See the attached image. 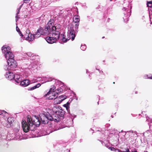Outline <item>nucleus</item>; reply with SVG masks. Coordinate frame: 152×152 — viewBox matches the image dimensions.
Instances as JSON below:
<instances>
[{"label":"nucleus","mask_w":152,"mask_h":152,"mask_svg":"<svg viewBox=\"0 0 152 152\" xmlns=\"http://www.w3.org/2000/svg\"><path fill=\"white\" fill-rule=\"evenodd\" d=\"M61 28V25L59 24H55L53 26L48 34L50 36L52 35V37H47L45 39L48 43L52 44L60 39H62L64 42H66L70 39H66L64 35L60 34Z\"/></svg>","instance_id":"1"},{"label":"nucleus","mask_w":152,"mask_h":152,"mask_svg":"<svg viewBox=\"0 0 152 152\" xmlns=\"http://www.w3.org/2000/svg\"><path fill=\"white\" fill-rule=\"evenodd\" d=\"M2 52L7 61V65H4V70H9L14 68L17 66L16 61L14 59V55L11 52L10 48L8 46H4L1 49Z\"/></svg>","instance_id":"2"},{"label":"nucleus","mask_w":152,"mask_h":152,"mask_svg":"<svg viewBox=\"0 0 152 152\" xmlns=\"http://www.w3.org/2000/svg\"><path fill=\"white\" fill-rule=\"evenodd\" d=\"M8 115L7 112L0 110V128L4 127L10 128L13 125L14 118L8 117Z\"/></svg>","instance_id":"3"},{"label":"nucleus","mask_w":152,"mask_h":152,"mask_svg":"<svg viewBox=\"0 0 152 152\" xmlns=\"http://www.w3.org/2000/svg\"><path fill=\"white\" fill-rule=\"evenodd\" d=\"M73 21L76 23L74 26L72 24H69L67 26V36L71 39L72 41L73 40L78 32V28L80 21V17L78 15H75L73 18Z\"/></svg>","instance_id":"4"},{"label":"nucleus","mask_w":152,"mask_h":152,"mask_svg":"<svg viewBox=\"0 0 152 152\" xmlns=\"http://www.w3.org/2000/svg\"><path fill=\"white\" fill-rule=\"evenodd\" d=\"M34 118L32 119L30 116L28 115L27 117V122L24 120L22 121V126L25 132H28L30 129L31 127L33 125L36 126L40 125L41 121L39 118L36 115L34 116Z\"/></svg>","instance_id":"5"},{"label":"nucleus","mask_w":152,"mask_h":152,"mask_svg":"<svg viewBox=\"0 0 152 152\" xmlns=\"http://www.w3.org/2000/svg\"><path fill=\"white\" fill-rule=\"evenodd\" d=\"M54 20L53 19H51L48 23L46 25L44 29L42 27L39 28L37 31V33L40 34L42 35H48L49 32L53 26L54 25Z\"/></svg>","instance_id":"6"},{"label":"nucleus","mask_w":152,"mask_h":152,"mask_svg":"<svg viewBox=\"0 0 152 152\" xmlns=\"http://www.w3.org/2000/svg\"><path fill=\"white\" fill-rule=\"evenodd\" d=\"M52 88H50V91L45 95L47 98L49 99H54V104H60L61 102L60 99L58 97L57 94L55 93L54 91H52Z\"/></svg>","instance_id":"7"},{"label":"nucleus","mask_w":152,"mask_h":152,"mask_svg":"<svg viewBox=\"0 0 152 152\" xmlns=\"http://www.w3.org/2000/svg\"><path fill=\"white\" fill-rule=\"evenodd\" d=\"M55 112L56 114L55 116L56 118L55 120V121L58 122L63 119L65 114V112L63 110L59 109Z\"/></svg>","instance_id":"8"},{"label":"nucleus","mask_w":152,"mask_h":152,"mask_svg":"<svg viewBox=\"0 0 152 152\" xmlns=\"http://www.w3.org/2000/svg\"><path fill=\"white\" fill-rule=\"evenodd\" d=\"M123 10H125L124 13V16L123 17V18L124 22H126L129 20V17L131 15V11L127 8H125V7L123 8Z\"/></svg>","instance_id":"9"},{"label":"nucleus","mask_w":152,"mask_h":152,"mask_svg":"<svg viewBox=\"0 0 152 152\" xmlns=\"http://www.w3.org/2000/svg\"><path fill=\"white\" fill-rule=\"evenodd\" d=\"M20 128V127L18 126L15 128L14 131L15 133V137H14L11 138H10V140H12L14 139H15V138L16 140H17L19 139L20 138L21 136V134L19 132Z\"/></svg>","instance_id":"10"},{"label":"nucleus","mask_w":152,"mask_h":152,"mask_svg":"<svg viewBox=\"0 0 152 152\" xmlns=\"http://www.w3.org/2000/svg\"><path fill=\"white\" fill-rule=\"evenodd\" d=\"M41 121L43 124H45L48 122L47 118V113H41L39 115Z\"/></svg>","instance_id":"11"},{"label":"nucleus","mask_w":152,"mask_h":152,"mask_svg":"<svg viewBox=\"0 0 152 152\" xmlns=\"http://www.w3.org/2000/svg\"><path fill=\"white\" fill-rule=\"evenodd\" d=\"M23 76L22 75L16 74L15 75L14 79L15 81L18 83L19 84L22 80Z\"/></svg>","instance_id":"12"},{"label":"nucleus","mask_w":152,"mask_h":152,"mask_svg":"<svg viewBox=\"0 0 152 152\" xmlns=\"http://www.w3.org/2000/svg\"><path fill=\"white\" fill-rule=\"evenodd\" d=\"M15 75L11 72H6L5 76V77L10 80H12L14 78Z\"/></svg>","instance_id":"13"},{"label":"nucleus","mask_w":152,"mask_h":152,"mask_svg":"<svg viewBox=\"0 0 152 152\" xmlns=\"http://www.w3.org/2000/svg\"><path fill=\"white\" fill-rule=\"evenodd\" d=\"M20 85L23 87H26L28 86L30 83V80H24L21 81L20 82Z\"/></svg>","instance_id":"14"},{"label":"nucleus","mask_w":152,"mask_h":152,"mask_svg":"<svg viewBox=\"0 0 152 152\" xmlns=\"http://www.w3.org/2000/svg\"><path fill=\"white\" fill-rule=\"evenodd\" d=\"M25 39L28 41V42H31L33 41L34 40V37L33 34H30V36H29V35H28V36L25 37Z\"/></svg>","instance_id":"15"},{"label":"nucleus","mask_w":152,"mask_h":152,"mask_svg":"<svg viewBox=\"0 0 152 152\" xmlns=\"http://www.w3.org/2000/svg\"><path fill=\"white\" fill-rule=\"evenodd\" d=\"M54 115L53 116H52L50 114H47V118L48 119V120H49L50 121H53L55 122H56V121H55V120L56 118H54Z\"/></svg>","instance_id":"16"},{"label":"nucleus","mask_w":152,"mask_h":152,"mask_svg":"<svg viewBox=\"0 0 152 152\" xmlns=\"http://www.w3.org/2000/svg\"><path fill=\"white\" fill-rule=\"evenodd\" d=\"M41 84L39 83H38L33 87L31 88H29L28 90L30 91L33 90L35 89L39 88Z\"/></svg>","instance_id":"17"},{"label":"nucleus","mask_w":152,"mask_h":152,"mask_svg":"<svg viewBox=\"0 0 152 152\" xmlns=\"http://www.w3.org/2000/svg\"><path fill=\"white\" fill-rule=\"evenodd\" d=\"M69 104L70 103L69 102H67L66 104H64L63 105L64 107L66 108L68 113H70V110L69 109Z\"/></svg>","instance_id":"18"},{"label":"nucleus","mask_w":152,"mask_h":152,"mask_svg":"<svg viewBox=\"0 0 152 152\" xmlns=\"http://www.w3.org/2000/svg\"><path fill=\"white\" fill-rule=\"evenodd\" d=\"M66 123L69 126H72L73 123V119L71 118H69V120L66 121Z\"/></svg>","instance_id":"19"},{"label":"nucleus","mask_w":152,"mask_h":152,"mask_svg":"<svg viewBox=\"0 0 152 152\" xmlns=\"http://www.w3.org/2000/svg\"><path fill=\"white\" fill-rule=\"evenodd\" d=\"M53 90L54 89H53V90L52 89V91H54ZM55 91H56V92L55 91V93L57 94V95H58V94H59L60 92H61L63 91V89L61 88H59L57 89L56 90H55Z\"/></svg>","instance_id":"20"},{"label":"nucleus","mask_w":152,"mask_h":152,"mask_svg":"<svg viewBox=\"0 0 152 152\" xmlns=\"http://www.w3.org/2000/svg\"><path fill=\"white\" fill-rule=\"evenodd\" d=\"M143 134L145 137H150L151 135V133L150 130H148L145 132H144L143 133Z\"/></svg>","instance_id":"21"},{"label":"nucleus","mask_w":152,"mask_h":152,"mask_svg":"<svg viewBox=\"0 0 152 152\" xmlns=\"http://www.w3.org/2000/svg\"><path fill=\"white\" fill-rule=\"evenodd\" d=\"M59 98L60 99V101H61V102L62 101L65 100L67 98V96L64 95H62L59 96Z\"/></svg>","instance_id":"22"},{"label":"nucleus","mask_w":152,"mask_h":152,"mask_svg":"<svg viewBox=\"0 0 152 152\" xmlns=\"http://www.w3.org/2000/svg\"><path fill=\"white\" fill-rule=\"evenodd\" d=\"M147 4L148 7H150L151 8V10L152 12V1L147 2Z\"/></svg>","instance_id":"23"},{"label":"nucleus","mask_w":152,"mask_h":152,"mask_svg":"<svg viewBox=\"0 0 152 152\" xmlns=\"http://www.w3.org/2000/svg\"><path fill=\"white\" fill-rule=\"evenodd\" d=\"M34 36V38H37L39 37L41 35L40 34H39L38 33H37L36 32V33L35 34H33Z\"/></svg>","instance_id":"24"},{"label":"nucleus","mask_w":152,"mask_h":152,"mask_svg":"<svg viewBox=\"0 0 152 152\" xmlns=\"http://www.w3.org/2000/svg\"><path fill=\"white\" fill-rule=\"evenodd\" d=\"M26 35H25L24 36V38H25L26 37H27V36H28V35H29V33L30 32V31L28 29H27L26 31Z\"/></svg>","instance_id":"25"},{"label":"nucleus","mask_w":152,"mask_h":152,"mask_svg":"<svg viewBox=\"0 0 152 152\" xmlns=\"http://www.w3.org/2000/svg\"><path fill=\"white\" fill-rule=\"evenodd\" d=\"M26 55H27L28 57H31V56H33V53L30 52H28L26 53L25 54Z\"/></svg>","instance_id":"26"},{"label":"nucleus","mask_w":152,"mask_h":152,"mask_svg":"<svg viewBox=\"0 0 152 152\" xmlns=\"http://www.w3.org/2000/svg\"><path fill=\"white\" fill-rule=\"evenodd\" d=\"M86 46L85 45H82L80 47L81 49L83 51H84L86 50Z\"/></svg>","instance_id":"27"},{"label":"nucleus","mask_w":152,"mask_h":152,"mask_svg":"<svg viewBox=\"0 0 152 152\" xmlns=\"http://www.w3.org/2000/svg\"><path fill=\"white\" fill-rule=\"evenodd\" d=\"M16 25L17 26L16 27V30L18 32L19 31H20V29L17 26L18 23H16Z\"/></svg>","instance_id":"28"},{"label":"nucleus","mask_w":152,"mask_h":152,"mask_svg":"<svg viewBox=\"0 0 152 152\" xmlns=\"http://www.w3.org/2000/svg\"><path fill=\"white\" fill-rule=\"evenodd\" d=\"M47 80L45 82H49V81H51L52 80V78H47V79H46Z\"/></svg>","instance_id":"29"},{"label":"nucleus","mask_w":152,"mask_h":152,"mask_svg":"<svg viewBox=\"0 0 152 152\" xmlns=\"http://www.w3.org/2000/svg\"><path fill=\"white\" fill-rule=\"evenodd\" d=\"M20 18L18 16V15H16V16H15V21L16 22H17L18 20V19Z\"/></svg>","instance_id":"30"},{"label":"nucleus","mask_w":152,"mask_h":152,"mask_svg":"<svg viewBox=\"0 0 152 152\" xmlns=\"http://www.w3.org/2000/svg\"><path fill=\"white\" fill-rule=\"evenodd\" d=\"M25 53H23L22 54V55L23 56L24 58H28L27 55H26L25 54Z\"/></svg>","instance_id":"31"},{"label":"nucleus","mask_w":152,"mask_h":152,"mask_svg":"<svg viewBox=\"0 0 152 152\" xmlns=\"http://www.w3.org/2000/svg\"><path fill=\"white\" fill-rule=\"evenodd\" d=\"M18 33L20 36H21L22 37H23V35L22 34V32H21L20 31L18 32Z\"/></svg>","instance_id":"32"},{"label":"nucleus","mask_w":152,"mask_h":152,"mask_svg":"<svg viewBox=\"0 0 152 152\" xmlns=\"http://www.w3.org/2000/svg\"><path fill=\"white\" fill-rule=\"evenodd\" d=\"M3 139H5V137H3L2 135H1V134H0V140H1Z\"/></svg>","instance_id":"33"},{"label":"nucleus","mask_w":152,"mask_h":152,"mask_svg":"<svg viewBox=\"0 0 152 152\" xmlns=\"http://www.w3.org/2000/svg\"><path fill=\"white\" fill-rule=\"evenodd\" d=\"M110 148L111 150L112 151H115V148L113 147H111V148Z\"/></svg>","instance_id":"34"},{"label":"nucleus","mask_w":152,"mask_h":152,"mask_svg":"<svg viewBox=\"0 0 152 152\" xmlns=\"http://www.w3.org/2000/svg\"><path fill=\"white\" fill-rule=\"evenodd\" d=\"M23 4H22L20 7H19L18 8L17 10H20L21 8V7H22V6H23Z\"/></svg>","instance_id":"35"},{"label":"nucleus","mask_w":152,"mask_h":152,"mask_svg":"<svg viewBox=\"0 0 152 152\" xmlns=\"http://www.w3.org/2000/svg\"><path fill=\"white\" fill-rule=\"evenodd\" d=\"M126 152H131L129 151V150L128 148H126Z\"/></svg>","instance_id":"36"},{"label":"nucleus","mask_w":152,"mask_h":152,"mask_svg":"<svg viewBox=\"0 0 152 152\" xmlns=\"http://www.w3.org/2000/svg\"><path fill=\"white\" fill-rule=\"evenodd\" d=\"M20 12V10H17V13L16 15H18V14Z\"/></svg>","instance_id":"37"},{"label":"nucleus","mask_w":152,"mask_h":152,"mask_svg":"<svg viewBox=\"0 0 152 152\" xmlns=\"http://www.w3.org/2000/svg\"><path fill=\"white\" fill-rule=\"evenodd\" d=\"M117 150L118 151V152H126L125 151H122L121 150H120L117 149Z\"/></svg>","instance_id":"38"},{"label":"nucleus","mask_w":152,"mask_h":152,"mask_svg":"<svg viewBox=\"0 0 152 152\" xmlns=\"http://www.w3.org/2000/svg\"><path fill=\"white\" fill-rule=\"evenodd\" d=\"M129 132L130 133H133V131L132 132H131L130 131H129V132Z\"/></svg>","instance_id":"39"},{"label":"nucleus","mask_w":152,"mask_h":152,"mask_svg":"<svg viewBox=\"0 0 152 152\" xmlns=\"http://www.w3.org/2000/svg\"><path fill=\"white\" fill-rule=\"evenodd\" d=\"M148 78H149V79H152V77H148Z\"/></svg>","instance_id":"40"},{"label":"nucleus","mask_w":152,"mask_h":152,"mask_svg":"<svg viewBox=\"0 0 152 152\" xmlns=\"http://www.w3.org/2000/svg\"><path fill=\"white\" fill-rule=\"evenodd\" d=\"M103 71H99V73H103Z\"/></svg>","instance_id":"41"},{"label":"nucleus","mask_w":152,"mask_h":152,"mask_svg":"<svg viewBox=\"0 0 152 152\" xmlns=\"http://www.w3.org/2000/svg\"><path fill=\"white\" fill-rule=\"evenodd\" d=\"M69 151H64V152H69Z\"/></svg>","instance_id":"42"},{"label":"nucleus","mask_w":152,"mask_h":152,"mask_svg":"<svg viewBox=\"0 0 152 152\" xmlns=\"http://www.w3.org/2000/svg\"><path fill=\"white\" fill-rule=\"evenodd\" d=\"M60 82L62 84H63V83H62V82H61V81H60Z\"/></svg>","instance_id":"43"},{"label":"nucleus","mask_w":152,"mask_h":152,"mask_svg":"<svg viewBox=\"0 0 152 152\" xmlns=\"http://www.w3.org/2000/svg\"><path fill=\"white\" fill-rule=\"evenodd\" d=\"M86 73H87L88 72V70H86Z\"/></svg>","instance_id":"44"},{"label":"nucleus","mask_w":152,"mask_h":152,"mask_svg":"<svg viewBox=\"0 0 152 152\" xmlns=\"http://www.w3.org/2000/svg\"><path fill=\"white\" fill-rule=\"evenodd\" d=\"M9 134H8L7 135V137H9Z\"/></svg>","instance_id":"45"},{"label":"nucleus","mask_w":152,"mask_h":152,"mask_svg":"<svg viewBox=\"0 0 152 152\" xmlns=\"http://www.w3.org/2000/svg\"><path fill=\"white\" fill-rule=\"evenodd\" d=\"M97 70H98V71H99V69H96Z\"/></svg>","instance_id":"46"},{"label":"nucleus","mask_w":152,"mask_h":152,"mask_svg":"<svg viewBox=\"0 0 152 152\" xmlns=\"http://www.w3.org/2000/svg\"><path fill=\"white\" fill-rule=\"evenodd\" d=\"M91 131H94V130H92V129H91Z\"/></svg>","instance_id":"47"},{"label":"nucleus","mask_w":152,"mask_h":152,"mask_svg":"<svg viewBox=\"0 0 152 152\" xmlns=\"http://www.w3.org/2000/svg\"><path fill=\"white\" fill-rule=\"evenodd\" d=\"M104 37H103L102 38H104Z\"/></svg>","instance_id":"48"},{"label":"nucleus","mask_w":152,"mask_h":152,"mask_svg":"<svg viewBox=\"0 0 152 152\" xmlns=\"http://www.w3.org/2000/svg\"><path fill=\"white\" fill-rule=\"evenodd\" d=\"M113 83L114 84V83H115V82H114Z\"/></svg>","instance_id":"49"},{"label":"nucleus","mask_w":152,"mask_h":152,"mask_svg":"<svg viewBox=\"0 0 152 152\" xmlns=\"http://www.w3.org/2000/svg\"><path fill=\"white\" fill-rule=\"evenodd\" d=\"M134 152V151H132V152Z\"/></svg>","instance_id":"50"}]
</instances>
